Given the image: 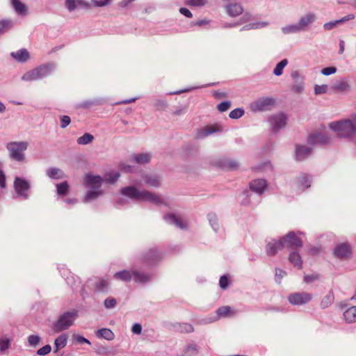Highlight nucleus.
<instances>
[{"mask_svg": "<svg viewBox=\"0 0 356 356\" xmlns=\"http://www.w3.org/2000/svg\"><path fill=\"white\" fill-rule=\"evenodd\" d=\"M40 337L38 335L31 334L28 337V342L31 346L35 347L40 342Z\"/></svg>", "mask_w": 356, "mask_h": 356, "instance_id": "obj_42", "label": "nucleus"}, {"mask_svg": "<svg viewBox=\"0 0 356 356\" xmlns=\"http://www.w3.org/2000/svg\"><path fill=\"white\" fill-rule=\"evenodd\" d=\"M334 88L339 91H346L350 88V85L347 81L341 80L335 83Z\"/></svg>", "mask_w": 356, "mask_h": 356, "instance_id": "obj_36", "label": "nucleus"}, {"mask_svg": "<svg viewBox=\"0 0 356 356\" xmlns=\"http://www.w3.org/2000/svg\"><path fill=\"white\" fill-rule=\"evenodd\" d=\"M208 218H209V220L211 225L212 226L213 229L215 231H216L217 229L218 228V223H217L218 219H217L216 215L214 213H209L208 215Z\"/></svg>", "mask_w": 356, "mask_h": 356, "instance_id": "obj_45", "label": "nucleus"}, {"mask_svg": "<svg viewBox=\"0 0 356 356\" xmlns=\"http://www.w3.org/2000/svg\"><path fill=\"white\" fill-rule=\"evenodd\" d=\"M231 106L230 102L225 101L222 102L220 104H219L217 106L218 110L220 112H225L227 111Z\"/></svg>", "mask_w": 356, "mask_h": 356, "instance_id": "obj_50", "label": "nucleus"}, {"mask_svg": "<svg viewBox=\"0 0 356 356\" xmlns=\"http://www.w3.org/2000/svg\"><path fill=\"white\" fill-rule=\"evenodd\" d=\"M223 127L222 125L215 123L207 124L196 130L194 138L197 140L207 138L213 134L222 132Z\"/></svg>", "mask_w": 356, "mask_h": 356, "instance_id": "obj_6", "label": "nucleus"}, {"mask_svg": "<svg viewBox=\"0 0 356 356\" xmlns=\"http://www.w3.org/2000/svg\"><path fill=\"white\" fill-rule=\"evenodd\" d=\"M102 178L98 175H93L90 173L85 175V185L90 188L86 195V200L87 201L94 200L102 194V191L99 188L102 186Z\"/></svg>", "mask_w": 356, "mask_h": 356, "instance_id": "obj_3", "label": "nucleus"}, {"mask_svg": "<svg viewBox=\"0 0 356 356\" xmlns=\"http://www.w3.org/2000/svg\"><path fill=\"white\" fill-rule=\"evenodd\" d=\"M74 339L79 343H88V344H90V342L86 338H84L82 336H80V335H74Z\"/></svg>", "mask_w": 356, "mask_h": 356, "instance_id": "obj_62", "label": "nucleus"}, {"mask_svg": "<svg viewBox=\"0 0 356 356\" xmlns=\"http://www.w3.org/2000/svg\"><path fill=\"white\" fill-rule=\"evenodd\" d=\"M312 297V294L307 292L293 293L288 296V300L293 305H302L309 302Z\"/></svg>", "mask_w": 356, "mask_h": 356, "instance_id": "obj_8", "label": "nucleus"}, {"mask_svg": "<svg viewBox=\"0 0 356 356\" xmlns=\"http://www.w3.org/2000/svg\"><path fill=\"white\" fill-rule=\"evenodd\" d=\"M273 103V99L268 97L259 99L255 102V104L259 110L262 111L264 110L266 106L271 105Z\"/></svg>", "mask_w": 356, "mask_h": 356, "instance_id": "obj_30", "label": "nucleus"}, {"mask_svg": "<svg viewBox=\"0 0 356 356\" xmlns=\"http://www.w3.org/2000/svg\"><path fill=\"white\" fill-rule=\"evenodd\" d=\"M122 195L131 199L139 201H148L154 204H159L164 202L163 198L161 196L151 193L146 191H139L135 187L129 186L122 189Z\"/></svg>", "mask_w": 356, "mask_h": 356, "instance_id": "obj_2", "label": "nucleus"}, {"mask_svg": "<svg viewBox=\"0 0 356 356\" xmlns=\"http://www.w3.org/2000/svg\"><path fill=\"white\" fill-rule=\"evenodd\" d=\"M289 261L293 264V266L298 268H301L302 267V260L300 255L296 252H293L290 254L289 257Z\"/></svg>", "mask_w": 356, "mask_h": 356, "instance_id": "obj_26", "label": "nucleus"}, {"mask_svg": "<svg viewBox=\"0 0 356 356\" xmlns=\"http://www.w3.org/2000/svg\"><path fill=\"white\" fill-rule=\"evenodd\" d=\"M244 114V111L242 108H235L232 110L229 114V116L232 119H238L241 117H242Z\"/></svg>", "mask_w": 356, "mask_h": 356, "instance_id": "obj_38", "label": "nucleus"}, {"mask_svg": "<svg viewBox=\"0 0 356 356\" xmlns=\"http://www.w3.org/2000/svg\"><path fill=\"white\" fill-rule=\"evenodd\" d=\"M299 182L303 188L310 186L309 178L307 176H302L299 179Z\"/></svg>", "mask_w": 356, "mask_h": 356, "instance_id": "obj_57", "label": "nucleus"}, {"mask_svg": "<svg viewBox=\"0 0 356 356\" xmlns=\"http://www.w3.org/2000/svg\"><path fill=\"white\" fill-rule=\"evenodd\" d=\"M207 3V0H186V4L190 6H203Z\"/></svg>", "mask_w": 356, "mask_h": 356, "instance_id": "obj_41", "label": "nucleus"}, {"mask_svg": "<svg viewBox=\"0 0 356 356\" xmlns=\"http://www.w3.org/2000/svg\"><path fill=\"white\" fill-rule=\"evenodd\" d=\"M115 305L116 301L113 298H106L104 301V306L108 309L114 307Z\"/></svg>", "mask_w": 356, "mask_h": 356, "instance_id": "obj_58", "label": "nucleus"}, {"mask_svg": "<svg viewBox=\"0 0 356 356\" xmlns=\"http://www.w3.org/2000/svg\"><path fill=\"white\" fill-rule=\"evenodd\" d=\"M51 348L49 345H45L42 348L38 350L37 353L39 355H46L50 353Z\"/></svg>", "mask_w": 356, "mask_h": 356, "instance_id": "obj_54", "label": "nucleus"}, {"mask_svg": "<svg viewBox=\"0 0 356 356\" xmlns=\"http://www.w3.org/2000/svg\"><path fill=\"white\" fill-rule=\"evenodd\" d=\"M354 18H355V15L353 14H349V15L342 17L340 19L336 20L334 22H330L325 23L323 25V27L326 30H330V29H333L337 24L343 23L344 22L348 21L350 19H353Z\"/></svg>", "mask_w": 356, "mask_h": 356, "instance_id": "obj_22", "label": "nucleus"}, {"mask_svg": "<svg viewBox=\"0 0 356 356\" xmlns=\"http://www.w3.org/2000/svg\"><path fill=\"white\" fill-rule=\"evenodd\" d=\"M131 331L134 334H139L141 333V331H142V327L140 324L138 323H135L133 326H132V328H131Z\"/></svg>", "mask_w": 356, "mask_h": 356, "instance_id": "obj_63", "label": "nucleus"}, {"mask_svg": "<svg viewBox=\"0 0 356 356\" xmlns=\"http://www.w3.org/2000/svg\"><path fill=\"white\" fill-rule=\"evenodd\" d=\"M302 29H300L298 23L297 24H291L289 26H286L282 28V31L284 33H296L301 31Z\"/></svg>", "mask_w": 356, "mask_h": 356, "instance_id": "obj_35", "label": "nucleus"}, {"mask_svg": "<svg viewBox=\"0 0 356 356\" xmlns=\"http://www.w3.org/2000/svg\"><path fill=\"white\" fill-rule=\"evenodd\" d=\"M235 314L236 312H234L229 306L221 307L217 310V314L220 317L232 316Z\"/></svg>", "mask_w": 356, "mask_h": 356, "instance_id": "obj_29", "label": "nucleus"}, {"mask_svg": "<svg viewBox=\"0 0 356 356\" xmlns=\"http://www.w3.org/2000/svg\"><path fill=\"white\" fill-rule=\"evenodd\" d=\"M146 183L152 186L158 187L160 186L161 181L158 177L151 176L147 177Z\"/></svg>", "mask_w": 356, "mask_h": 356, "instance_id": "obj_39", "label": "nucleus"}, {"mask_svg": "<svg viewBox=\"0 0 356 356\" xmlns=\"http://www.w3.org/2000/svg\"><path fill=\"white\" fill-rule=\"evenodd\" d=\"M287 64H288L287 59H283L282 60H281L280 63H278L276 65V66L273 70V74L275 76L282 75L283 73V70L286 66Z\"/></svg>", "mask_w": 356, "mask_h": 356, "instance_id": "obj_32", "label": "nucleus"}, {"mask_svg": "<svg viewBox=\"0 0 356 356\" xmlns=\"http://www.w3.org/2000/svg\"><path fill=\"white\" fill-rule=\"evenodd\" d=\"M327 85H316L314 86V93L316 95H321L327 92Z\"/></svg>", "mask_w": 356, "mask_h": 356, "instance_id": "obj_46", "label": "nucleus"}, {"mask_svg": "<svg viewBox=\"0 0 356 356\" xmlns=\"http://www.w3.org/2000/svg\"><path fill=\"white\" fill-rule=\"evenodd\" d=\"M50 68L47 65L40 66L30 72H26L22 76V79L25 81H33L48 75Z\"/></svg>", "mask_w": 356, "mask_h": 356, "instance_id": "obj_10", "label": "nucleus"}, {"mask_svg": "<svg viewBox=\"0 0 356 356\" xmlns=\"http://www.w3.org/2000/svg\"><path fill=\"white\" fill-rule=\"evenodd\" d=\"M329 128L339 138H350L356 136V114L350 119L330 123Z\"/></svg>", "mask_w": 356, "mask_h": 356, "instance_id": "obj_1", "label": "nucleus"}, {"mask_svg": "<svg viewBox=\"0 0 356 356\" xmlns=\"http://www.w3.org/2000/svg\"><path fill=\"white\" fill-rule=\"evenodd\" d=\"M343 317L345 321L348 323L356 322V306L348 308L343 312Z\"/></svg>", "mask_w": 356, "mask_h": 356, "instance_id": "obj_19", "label": "nucleus"}, {"mask_svg": "<svg viewBox=\"0 0 356 356\" xmlns=\"http://www.w3.org/2000/svg\"><path fill=\"white\" fill-rule=\"evenodd\" d=\"M218 161V167L225 170H232L237 169L238 163L232 157H220Z\"/></svg>", "mask_w": 356, "mask_h": 356, "instance_id": "obj_12", "label": "nucleus"}, {"mask_svg": "<svg viewBox=\"0 0 356 356\" xmlns=\"http://www.w3.org/2000/svg\"><path fill=\"white\" fill-rule=\"evenodd\" d=\"M296 152V156H306L312 153V149L306 145H297Z\"/></svg>", "mask_w": 356, "mask_h": 356, "instance_id": "obj_33", "label": "nucleus"}, {"mask_svg": "<svg viewBox=\"0 0 356 356\" xmlns=\"http://www.w3.org/2000/svg\"><path fill=\"white\" fill-rule=\"evenodd\" d=\"M270 122L273 129L276 131L285 127L286 124V117L282 113H279L273 115L270 118Z\"/></svg>", "mask_w": 356, "mask_h": 356, "instance_id": "obj_13", "label": "nucleus"}, {"mask_svg": "<svg viewBox=\"0 0 356 356\" xmlns=\"http://www.w3.org/2000/svg\"><path fill=\"white\" fill-rule=\"evenodd\" d=\"M108 282L104 279H99L97 283V290L104 291L108 287Z\"/></svg>", "mask_w": 356, "mask_h": 356, "instance_id": "obj_49", "label": "nucleus"}, {"mask_svg": "<svg viewBox=\"0 0 356 356\" xmlns=\"http://www.w3.org/2000/svg\"><path fill=\"white\" fill-rule=\"evenodd\" d=\"M220 286L222 289H226L228 286V279L225 275L220 277L219 282Z\"/></svg>", "mask_w": 356, "mask_h": 356, "instance_id": "obj_61", "label": "nucleus"}, {"mask_svg": "<svg viewBox=\"0 0 356 356\" xmlns=\"http://www.w3.org/2000/svg\"><path fill=\"white\" fill-rule=\"evenodd\" d=\"M57 193L59 195H65L68 191V184L67 181H63L59 184H57Z\"/></svg>", "mask_w": 356, "mask_h": 356, "instance_id": "obj_37", "label": "nucleus"}, {"mask_svg": "<svg viewBox=\"0 0 356 356\" xmlns=\"http://www.w3.org/2000/svg\"><path fill=\"white\" fill-rule=\"evenodd\" d=\"M71 122V119L68 115L60 116V127L62 129L66 128Z\"/></svg>", "mask_w": 356, "mask_h": 356, "instance_id": "obj_51", "label": "nucleus"}, {"mask_svg": "<svg viewBox=\"0 0 356 356\" xmlns=\"http://www.w3.org/2000/svg\"><path fill=\"white\" fill-rule=\"evenodd\" d=\"M179 329L182 332H191L193 331V326L188 323L181 324Z\"/></svg>", "mask_w": 356, "mask_h": 356, "instance_id": "obj_52", "label": "nucleus"}, {"mask_svg": "<svg viewBox=\"0 0 356 356\" xmlns=\"http://www.w3.org/2000/svg\"><path fill=\"white\" fill-rule=\"evenodd\" d=\"M227 13L232 17H237L243 12V7L238 3H232L227 7Z\"/></svg>", "mask_w": 356, "mask_h": 356, "instance_id": "obj_20", "label": "nucleus"}, {"mask_svg": "<svg viewBox=\"0 0 356 356\" xmlns=\"http://www.w3.org/2000/svg\"><path fill=\"white\" fill-rule=\"evenodd\" d=\"M337 72V68L335 67H325L321 70V73L323 75L328 76L332 74H334Z\"/></svg>", "mask_w": 356, "mask_h": 356, "instance_id": "obj_55", "label": "nucleus"}, {"mask_svg": "<svg viewBox=\"0 0 356 356\" xmlns=\"http://www.w3.org/2000/svg\"><path fill=\"white\" fill-rule=\"evenodd\" d=\"M114 278L118 280L129 282L133 279L136 282L144 283L149 280V276L136 271L122 270L114 274Z\"/></svg>", "mask_w": 356, "mask_h": 356, "instance_id": "obj_5", "label": "nucleus"}, {"mask_svg": "<svg viewBox=\"0 0 356 356\" xmlns=\"http://www.w3.org/2000/svg\"><path fill=\"white\" fill-rule=\"evenodd\" d=\"M318 279V275L316 274L307 275L304 277V282L305 283H312Z\"/></svg>", "mask_w": 356, "mask_h": 356, "instance_id": "obj_56", "label": "nucleus"}, {"mask_svg": "<svg viewBox=\"0 0 356 356\" xmlns=\"http://www.w3.org/2000/svg\"><path fill=\"white\" fill-rule=\"evenodd\" d=\"M76 1L75 0H66L65 6L70 11H73L76 8Z\"/></svg>", "mask_w": 356, "mask_h": 356, "instance_id": "obj_59", "label": "nucleus"}, {"mask_svg": "<svg viewBox=\"0 0 356 356\" xmlns=\"http://www.w3.org/2000/svg\"><path fill=\"white\" fill-rule=\"evenodd\" d=\"M333 302V296L328 295L325 296L321 301V305L323 307H327Z\"/></svg>", "mask_w": 356, "mask_h": 356, "instance_id": "obj_53", "label": "nucleus"}, {"mask_svg": "<svg viewBox=\"0 0 356 356\" xmlns=\"http://www.w3.org/2000/svg\"><path fill=\"white\" fill-rule=\"evenodd\" d=\"M10 56L17 61L24 63L29 58V53L25 49H22L17 51L12 52Z\"/></svg>", "mask_w": 356, "mask_h": 356, "instance_id": "obj_18", "label": "nucleus"}, {"mask_svg": "<svg viewBox=\"0 0 356 356\" xmlns=\"http://www.w3.org/2000/svg\"><path fill=\"white\" fill-rule=\"evenodd\" d=\"M67 335L66 334H62L55 340L54 344L56 347V351L63 348L67 344Z\"/></svg>", "mask_w": 356, "mask_h": 356, "instance_id": "obj_25", "label": "nucleus"}, {"mask_svg": "<svg viewBox=\"0 0 356 356\" xmlns=\"http://www.w3.org/2000/svg\"><path fill=\"white\" fill-rule=\"evenodd\" d=\"M266 186V180L262 179H254L250 184V189L259 194L264 192Z\"/></svg>", "mask_w": 356, "mask_h": 356, "instance_id": "obj_16", "label": "nucleus"}, {"mask_svg": "<svg viewBox=\"0 0 356 356\" xmlns=\"http://www.w3.org/2000/svg\"><path fill=\"white\" fill-rule=\"evenodd\" d=\"M14 188L18 197L23 199L28 198L30 184L26 180L17 177L14 181Z\"/></svg>", "mask_w": 356, "mask_h": 356, "instance_id": "obj_9", "label": "nucleus"}, {"mask_svg": "<svg viewBox=\"0 0 356 356\" xmlns=\"http://www.w3.org/2000/svg\"><path fill=\"white\" fill-rule=\"evenodd\" d=\"M308 140L311 143L325 145L330 143V138L326 134L318 133L309 136Z\"/></svg>", "mask_w": 356, "mask_h": 356, "instance_id": "obj_15", "label": "nucleus"}, {"mask_svg": "<svg viewBox=\"0 0 356 356\" xmlns=\"http://www.w3.org/2000/svg\"><path fill=\"white\" fill-rule=\"evenodd\" d=\"M28 144L26 142H13L7 145L10 156H22L24 151L27 149Z\"/></svg>", "mask_w": 356, "mask_h": 356, "instance_id": "obj_11", "label": "nucleus"}, {"mask_svg": "<svg viewBox=\"0 0 356 356\" xmlns=\"http://www.w3.org/2000/svg\"><path fill=\"white\" fill-rule=\"evenodd\" d=\"M315 20V15L314 14H307L305 16H302L298 22V24L302 29V31L305 30L306 27L313 22Z\"/></svg>", "mask_w": 356, "mask_h": 356, "instance_id": "obj_21", "label": "nucleus"}, {"mask_svg": "<svg viewBox=\"0 0 356 356\" xmlns=\"http://www.w3.org/2000/svg\"><path fill=\"white\" fill-rule=\"evenodd\" d=\"M77 317V312L75 311L67 312L62 314L54 323L53 330L58 333L68 329L72 326Z\"/></svg>", "mask_w": 356, "mask_h": 356, "instance_id": "obj_4", "label": "nucleus"}, {"mask_svg": "<svg viewBox=\"0 0 356 356\" xmlns=\"http://www.w3.org/2000/svg\"><path fill=\"white\" fill-rule=\"evenodd\" d=\"M199 348L196 344H188L184 350L181 356H194L198 353Z\"/></svg>", "mask_w": 356, "mask_h": 356, "instance_id": "obj_28", "label": "nucleus"}, {"mask_svg": "<svg viewBox=\"0 0 356 356\" xmlns=\"http://www.w3.org/2000/svg\"><path fill=\"white\" fill-rule=\"evenodd\" d=\"M179 12L181 14L184 15L187 17L191 18L193 17L192 13L188 8H181L179 9Z\"/></svg>", "mask_w": 356, "mask_h": 356, "instance_id": "obj_64", "label": "nucleus"}, {"mask_svg": "<svg viewBox=\"0 0 356 356\" xmlns=\"http://www.w3.org/2000/svg\"><path fill=\"white\" fill-rule=\"evenodd\" d=\"M278 243L279 241L273 240L267 244L266 253L268 255L273 256L277 252L278 250L283 248L282 247H279Z\"/></svg>", "mask_w": 356, "mask_h": 356, "instance_id": "obj_23", "label": "nucleus"}, {"mask_svg": "<svg viewBox=\"0 0 356 356\" xmlns=\"http://www.w3.org/2000/svg\"><path fill=\"white\" fill-rule=\"evenodd\" d=\"M10 341L9 339L3 337L0 339V352H3L10 346Z\"/></svg>", "mask_w": 356, "mask_h": 356, "instance_id": "obj_44", "label": "nucleus"}, {"mask_svg": "<svg viewBox=\"0 0 356 356\" xmlns=\"http://www.w3.org/2000/svg\"><path fill=\"white\" fill-rule=\"evenodd\" d=\"M286 275V273L281 269H276L275 271V280L277 282H280L281 279Z\"/></svg>", "mask_w": 356, "mask_h": 356, "instance_id": "obj_60", "label": "nucleus"}, {"mask_svg": "<svg viewBox=\"0 0 356 356\" xmlns=\"http://www.w3.org/2000/svg\"><path fill=\"white\" fill-rule=\"evenodd\" d=\"M47 175L52 179H60L63 177V171L58 168H50L47 171Z\"/></svg>", "mask_w": 356, "mask_h": 356, "instance_id": "obj_31", "label": "nucleus"}, {"mask_svg": "<svg viewBox=\"0 0 356 356\" xmlns=\"http://www.w3.org/2000/svg\"><path fill=\"white\" fill-rule=\"evenodd\" d=\"M279 247L296 248L302 245V241L293 232L289 233L279 241Z\"/></svg>", "mask_w": 356, "mask_h": 356, "instance_id": "obj_7", "label": "nucleus"}, {"mask_svg": "<svg viewBox=\"0 0 356 356\" xmlns=\"http://www.w3.org/2000/svg\"><path fill=\"white\" fill-rule=\"evenodd\" d=\"M12 5L14 7L15 11L20 15L26 14V6L24 3L21 2L19 0H12Z\"/></svg>", "mask_w": 356, "mask_h": 356, "instance_id": "obj_27", "label": "nucleus"}, {"mask_svg": "<svg viewBox=\"0 0 356 356\" xmlns=\"http://www.w3.org/2000/svg\"><path fill=\"white\" fill-rule=\"evenodd\" d=\"M164 219L170 224H173L177 227L184 229L187 226L186 222L179 216L175 214H168L165 216Z\"/></svg>", "mask_w": 356, "mask_h": 356, "instance_id": "obj_14", "label": "nucleus"}, {"mask_svg": "<svg viewBox=\"0 0 356 356\" xmlns=\"http://www.w3.org/2000/svg\"><path fill=\"white\" fill-rule=\"evenodd\" d=\"M96 335L98 338H103L108 341H111L114 339L113 332L108 328L98 330L96 332Z\"/></svg>", "mask_w": 356, "mask_h": 356, "instance_id": "obj_24", "label": "nucleus"}, {"mask_svg": "<svg viewBox=\"0 0 356 356\" xmlns=\"http://www.w3.org/2000/svg\"><path fill=\"white\" fill-rule=\"evenodd\" d=\"M292 91L300 94L304 90V82L303 80H300V81L296 82V83L291 88Z\"/></svg>", "mask_w": 356, "mask_h": 356, "instance_id": "obj_40", "label": "nucleus"}, {"mask_svg": "<svg viewBox=\"0 0 356 356\" xmlns=\"http://www.w3.org/2000/svg\"><path fill=\"white\" fill-rule=\"evenodd\" d=\"M11 23L9 21H1L0 22V34H2L7 31L11 27Z\"/></svg>", "mask_w": 356, "mask_h": 356, "instance_id": "obj_47", "label": "nucleus"}, {"mask_svg": "<svg viewBox=\"0 0 356 356\" xmlns=\"http://www.w3.org/2000/svg\"><path fill=\"white\" fill-rule=\"evenodd\" d=\"M334 254L341 258L348 257L351 254V249L349 245L342 243L339 245L334 250Z\"/></svg>", "mask_w": 356, "mask_h": 356, "instance_id": "obj_17", "label": "nucleus"}, {"mask_svg": "<svg viewBox=\"0 0 356 356\" xmlns=\"http://www.w3.org/2000/svg\"><path fill=\"white\" fill-rule=\"evenodd\" d=\"M94 139V136L89 134L86 133L82 136L78 138L77 143L79 145H87L90 143Z\"/></svg>", "mask_w": 356, "mask_h": 356, "instance_id": "obj_34", "label": "nucleus"}, {"mask_svg": "<svg viewBox=\"0 0 356 356\" xmlns=\"http://www.w3.org/2000/svg\"><path fill=\"white\" fill-rule=\"evenodd\" d=\"M267 25V22L254 23L250 24L247 26H243L241 30H249L251 29H258L259 27H264Z\"/></svg>", "mask_w": 356, "mask_h": 356, "instance_id": "obj_48", "label": "nucleus"}, {"mask_svg": "<svg viewBox=\"0 0 356 356\" xmlns=\"http://www.w3.org/2000/svg\"><path fill=\"white\" fill-rule=\"evenodd\" d=\"M119 176V173L116 172L107 173L105 175V180L109 183H113L118 179Z\"/></svg>", "mask_w": 356, "mask_h": 356, "instance_id": "obj_43", "label": "nucleus"}]
</instances>
